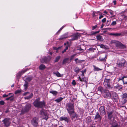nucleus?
<instances>
[{
  "label": "nucleus",
  "mask_w": 127,
  "mask_h": 127,
  "mask_svg": "<svg viewBox=\"0 0 127 127\" xmlns=\"http://www.w3.org/2000/svg\"><path fill=\"white\" fill-rule=\"evenodd\" d=\"M34 105L35 107L42 108L45 106V103L44 101H40L39 98H37L33 102Z\"/></svg>",
  "instance_id": "1"
},
{
  "label": "nucleus",
  "mask_w": 127,
  "mask_h": 127,
  "mask_svg": "<svg viewBox=\"0 0 127 127\" xmlns=\"http://www.w3.org/2000/svg\"><path fill=\"white\" fill-rule=\"evenodd\" d=\"M111 80L110 79L105 78V79L103 84L107 89H110L111 88Z\"/></svg>",
  "instance_id": "2"
},
{
  "label": "nucleus",
  "mask_w": 127,
  "mask_h": 127,
  "mask_svg": "<svg viewBox=\"0 0 127 127\" xmlns=\"http://www.w3.org/2000/svg\"><path fill=\"white\" fill-rule=\"evenodd\" d=\"M11 119L8 118H5L2 121L4 126L6 127H8L10 126L11 123Z\"/></svg>",
  "instance_id": "3"
},
{
  "label": "nucleus",
  "mask_w": 127,
  "mask_h": 127,
  "mask_svg": "<svg viewBox=\"0 0 127 127\" xmlns=\"http://www.w3.org/2000/svg\"><path fill=\"white\" fill-rule=\"evenodd\" d=\"M126 62V61L125 59H122L117 62L118 66L120 67H124Z\"/></svg>",
  "instance_id": "4"
},
{
  "label": "nucleus",
  "mask_w": 127,
  "mask_h": 127,
  "mask_svg": "<svg viewBox=\"0 0 127 127\" xmlns=\"http://www.w3.org/2000/svg\"><path fill=\"white\" fill-rule=\"evenodd\" d=\"M102 94L103 96L105 98H110L111 97V94L108 90H105L104 92Z\"/></svg>",
  "instance_id": "5"
},
{
  "label": "nucleus",
  "mask_w": 127,
  "mask_h": 127,
  "mask_svg": "<svg viewBox=\"0 0 127 127\" xmlns=\"http://www.w3.org/2000/svg\"><path fill=\"white\" fill-rule=\"evenodd\" d=\"M113 42L115 43L116 46L119 48H124L125 46L122 43L119 41H114Z\"/></svg>",
  "instance_id": "6"
},
{
  "label": "nucleus",
  "mask_w": 127,
  "mask_h": 127,
  "mask_svg": "<svg viewBox=\"0 0 127 127\" xmlns=\"http://www.w3.org/2000/svg\"><path fill=\"white\" fill-rule=\"evenodd\" d=\"M38 119L37 118L35 117L33 118L32 121V125L35 127H37L38 125L37 121Z\"/></svg>",
  "instance_id": "7"
},
{
  "label": "nucleus",
  "mask_w": 127,
  "mask_h": 127,
  "mask_svg": "<svg viewBox=\"0 0 127 127\" xmlns=\"http://www.w3.org/2000/svg\"><path fill=\"white\" fill-rule=\"evenodd\" d=\"M66 108L68 112L70 115L71 114V104L68 103L66 105Z\"/></svg>",
  "instance_id": "8"
},
{
  "label": "nucleus",
  "mask_w": 127,
  "mask_h": 127,
  "mask_svg": "<svg viewBox=\"0 0 127 127\" xmlns=\"http://www.w3.org/2000/svg\"><path fill=\"white\" fill-rule=\"evenodd\" d=\"M84 74V73H82L81 75L82 77L81 78L80 76H79V78L80 80V81L86 82L87 79V78L85 77Z\"/></svg>",
  "instance_id": "9"
},
{
  "label": "nucleus",
  "mask_w": 127,
  "mask_h": 127,
  "mask_svg": "<svg viewBox=\"0 0 127 127\" xmlns=\"http://www.w3.org/2000/svg\"><path fill=\"white\" fill-rule=\"evenodd\" d=\"M31 107V104L30 103H28L24 108L23 110L26 112L29 111Z\"/></svg>",
  "instance_id": "10"
},
{
  "label": "nucleus",
  "mask_w": 127,
  "mask_h": 127,
  "mask_svg": "<svg viewBox=\"0 0 127 127\" xmlns=\"http://www.w3.org/2000/svg\"><path fill=\"white\" fill-rule=\"evenodd\" d=\"M112 97L115 101H116L118 100L119 99L118 95L115 92H112Z\"/></svg>",
  "instance_id": "11"
},
{
  "label": "nucleus",
  "mask_w": 127,
  "mask_h": 127,
  "mask_svg": "<svg viewBox=\"0 0 127 127\" xmlns=\"http://www.w3.org/2000/svg\"><path fill=\"white\" fill-rule=\"evenodd\" d=\"M100 113L101 115H104L105 114V111L104 106H101L99 108Z\"/></svg>",
  "instance_id": "12"
},
{
  "label": "nucleus",
  "mask_w": 127,
  "mask_h": 127,
  "mask_svg": "<svg viewBox=\"0 0 127 127\" xmlns=\"http://www.w3.org/2000/svg\"><path fill=\"white\" fill-rule=\"evenodd\" d=\"M72 117L73 118H72V120H75L77 118V115L73 111L72 108Z\"/></svg>",
  "instance_id": "13"
},
{
  "label": "nucleus",
  "mask_w": 127,
  "mask_h": 127,
  "mask_svg": "<svg viewBox=\"0 0 127 127\" xmlns=\"http://www.w3.org/2000/svg\"><path fill=\"white\" fill-rule=\"evenodd\" d=\"M114 112L113 111H112L108 112V119L110 120L113 117L112 114Z\"/></svg>",
  "instance_id": "14"
},
{
  "label": "nucleus",
  "mask_w": 127,
  "mask_h": 127,
  "mask_svg": "<svg viewBox=\"0 0 127 127\" xmlns=\"http://www.w3.org/2000/svg\"><path fill=\"white\" fill-rule=\"evenodd\" d=\"M78 37L79 36L77 34H73L72 36V40H74L77 39L78 38Z\"/></svg>",
  "instance_id": "15"
},
{
  "label": "nucleus",
  "mask_w": 127,
  "mask_h": 127,
  "mask_svg": "<svg viewBox=\"0 0 127 127\" xmlns=\"http://www.w3.org/2000/svg\"><path fill=\"white\" fill-rule=\"evenodd\" d=\"M68 37V35L66 34H64L62 35L59 39V40L64 39Z\"/></svg>",
  "instance_id": "16"
},
{
  "label": "nucleus",
  "mask_w": 127,
  "mask_h": 127,
  "mask_svg": "<svg viewBox=\"0 0 127 127\" xmlns=\"http://www.w3.org/2000/svg\"><path fill=\"white\" fill-rule=\"evenodd\" d=\"M99 46L101 48L104 49H109L108 47L105 45L103 44H101L99 45Z\"/></svg>",
  "instance_id": "17"
},
{
  "label": "nucleus",
  "mask_w": 127,
  "mask_h": 127,
  "mask_svg": "<svg viewBox=\"0 0 127 127\" xmlns=\"http://www.w3.org/2000/svg\"><path fill=\"white\" fill-rule=\"evenodd\" d=\"M125 78H126V77L123 76L121 78H119V80H122L124 84H127V81H124V79ZM126 80H127V78H126Z\"/></svg>",
  "instance_id": "18"
},
{
  "label": "nucleus",
  "mask_w": 127,
  "mask_h": 127,
  "mask_svg": "<svg viewBox=\"0 0 127 127\" xmlns=\"http://www.w3.org/2000/svg\"><path fill=\"white\" fill-rule=\"evenodd\" d=\"M54 73L58 77H62L63 76V74H61L58 71L55 73L54 72Z\"/></svg>",
  "instance_id": "19"
},
{
  "label": "nucleus",
  "mask_w": 127,
  "mask_h": 127,
  "mask_svg": "<svg viewBox=\"0 0 127 127\" xmlns=\"http://www.w3.org/2000/svg\"><path fill=\"white\" fill-rule=\"evenodd\" d=\"M107 55H106L105 57L104 58L100 57L99 58V60L101 61H106L107 58Z\"/></svg>",
  "instance_id": "20"
},
{
  "label": "nucleus",
  "mask_w": 127,
  "mask_h": 127,
  "mask_svg": "<svg viewBox=\"0 0 127 127\" xmlns=\"http://www.w3.org/2000/svg\"><path fill=\"white\" fill-rule=\"evenodd\" d=\"M60 121H62L64 120L65 121H68V119L66 117H61L60 118Z\"/></svg>",
  "instance_id": "21"
},
{
  "label": "nucleus",
  "mask_w": 127,
  "mask_h": 127,
  "mask_svg": "<svg viewBox=\"0 0 127 127\" xmlns=\"http://www.w3.org/2000/svg\"><path fill=\"white\" fill-rule=\"evenodd\" d=\"M33 77L32 76H30L26 78V81L30 82L32 79Z\"/></svg>",
  "instance_id": "22"
},
{
  "label": "nucleus",
  "mask_w": 127,
  "mask_h": 127,
  "mask_svg": "<svg viewBox=\"0 0 127 127\" xmlns=\"http://www.w3.org/2000/svg\"><path fill=\"white\" fill-rule=\"evenodd\" d=\"M105 89H103L102 87H99L98 88V90L102 93L104 91Z\"/></svg>",
  "instance_id": "23"
},
{
  "label": "nucleus",
  "mask_w": 127,
  "mask_h": 127,
  "mask_svg": "<svg viewBox=\"0 0 127 127\" xmlns=\"http://www.w3.org/2000/svg\"><path fill=\"white\" fill-rule=\"evenodd\" d=\"M96 38L98 40L100 41H102L103 40L102 37L100 35H98L97 36Z\"/></svg>",
  "instance_id": "24"
},
{
  "label": "nucleus",
  "mask_w": 127,
  "mask_h": 127,
  "mask_svg": "<svg viewBox=\"0 0 127 127\" xmlns=\"http://www.w3.org/2000/svg\"><path fill=\"white\" fill-rule=\"evenodd\" d=\"M45 59H46V58H44L40 60V62L41 63H43L47 62V60H45Z\"/></svg>",
  "instance_id": "25"
},
{
  "label": "nucleus",
  "mask_w": 127,
  "mask_h": 127,
  "mask_svg": "<svg viewBox=\"0 0 127 127\" xmlns=\"http://www.w3.org/2000/svg\"><path fill=\"white\" fill-rule=\"evenodd\" d=\"M46 67L43 64H41L39 66V69L41 70H43L45 69Z\"/></svg>",
  "instance_id": "26"
},
{
  "label": "nucleus",
  "mask_w": 127,
  "mask_h": 127,
  "mask_svg": "<svg viewBox=\"0 0 127 127\" xmlns=\"http://www.w3.org/2000/svg\"><path fill=\"white\" fill-rule=\"evenodd\" d=\"M28 83L26 81H25V84L24 85V87L25 89L26 90L28 88Z\"/></svg>",
  "instance_id": "27"
},
{
  "label": "nucleus",
  "mask_w": 127,
  "mask_h": 127,
  "mask_svg": "<svg viewBox=\"0 0 127 127\" xmlns=\"http://www.w3.org/2000/svg\"><path fill=\"white\" fill-rule=\"evenodd\" d=\"M50 93L55 95H56L58 93V92H57L54 91H50Z\"/></svg>",
  "instance_id": "28"
},
{
  "label": "nucleus",
  "mask_w": 127,
  "mask_h": 127,
  "mask_svg": "<svg viewBox=\"0 0 127 127\" xmlns=\"http://www.w3.org/2000/svg\"><path fill=\"white\" fill-rule=\"evenodd\" d=\"M63 99V98L62 97H60V98L57 99L55 100V101H56L57 103H59Z\"/></svg>",
  "instance_id": "29"
},
{
  "label": "nucleus",
  "mask_w": 127,
  "mask_h": 127,
  "mask_svg": "<svg viewBox=\"0 0 127 127\" xmlns=\"http://www.w3.org/2000/svg\"><path fill=\"white\" fill-rule=\"evenodd\" d=\"M33 96V94L32 93L30 95L28 96L25 97L24 98L26 99H28L31 98Z\"/></svg>",
  "instance_id": "30"
},
{
  "label": "nucleus",
  "mask_w": 127,
  "mask_h": 127,
  "mask_svg": "<svg viewBox=\"0 0 127 127\" xmlns=\"http://www.w3.org/2000/svg\"><path fill=\"white\" fill-rule=\"evenodd\" d=\"M75 61L76 63H82V62L84 61V60H79L78 59H75Z\"/></svg>",
  "instance_id": "31"
},
{
  "label": "nucleus",
  "mask_w": 127,
  "mask_h": 127,
  "mask_svg": "<svg viewBox=\"0 0 127 127\" xmlns=\"http://www.w3.org/2000/svg\"><path fill=\"white\" fill-rule=\"evenodd\" d=\"M93 66L94 68V70L95 71H99L102 70V69H100L98 67H96L95 65H93Z\"/></svg>",
  "instance_id": "32"
},
{
  "label": "nucleus",
  "mask_w": 127,
  "mask_h": 127,
  "mask_svg": "<svg viewBox=\"0 0 127 127\" xmlns=\"http://www.w3.org/2000/svg\"><path fill=\"white\" fill-rule=\"evenodd\" d=\"M22 74V73L20 72L17 73L16 75V77L17 78V79H18L19 78L21 77V76Z\"/></svg>",
  "instance_id": "33"
},
{
  "label": "nucleus",
  "mask_w": 127,
  "mask_h": 127,
  "mask_svg": "<svg viewBox=\"0 0 127 127\" xmlns=\"http://www.w3.org/2000/svg\"><path fill=\"white\" fill-rule=\"evenodd\" d=\"M109 34L110 35L118 36L120 35L121 34L118 33H110Z\"/></svg>",
  "instance_id": "34"
},
{
  "label": "nucleus",
  "mask_w": 127,
  "mask_h": 127,
  "mask_svg": "<svg viewBox=\"0 0 127 127\" xmlns=\"http://www.w3.org/2000/svg\"><path fill=\"white\" fill-rule=\"evenodd\" d=\"M122 102L123 103H126L127 101V99L122 97Z\"/></svg>",
  "instance_id": "35"
},
{
  "label": "nucleus",
  "mask_w": 127,
  "mask_h": 127,
  "mask_svg": "<svg viewBox=\"0 0 127 127\" xmlns=\"http://www.w3.org/2000/svg\"><path fill=\"white\" fill-rule=\"evenodd\" d=\"M91 118L90 117H88L86 119V122L88 123L91 122Z\"/></svg>",
  "instance_id": "36"
},
{
  "label": "nucleus",
  "mask_w": 127,
  "mask_h": 127,
  "mask_svg": "<svg viewBox=\"0 0 127 127\" xmlns=\"http://www.w3.org/2000/svg\"><path fill=\"white\" fill-rule=\"evenodd\" d=\"M60 58V56H57L56 59H55V62H57L59 60Z\"/></svg>",
  "instance_id": "37"
},
{
  "label": "nucleus",
  "mask_w": 127,
  "mask_h": 127,
  "mask_svg": "<svg viewBox=\"0 0 127 127\" xmlns=\"http://www.w3.org/2000/svg\"><path fill=\"white\" fill-rule=\"evenodd\" d=\"M122 97L127 99V94L125 93L123 94Z\"/></svg>",
  "instance_id": "38"
},
{
  "label": "nucleus",
  "mask_w": 127,
  "mask_h": 127,
  "mask_svg": "<svg viewBox=\"0 0 127 127\" xmlns=\"http://www.w3.org/2000/svg\"><path fill=\"white\" fill-rule=\"evenodd\" d=\"M100 116L99 114L98 113L96 115H95V118H94L95 119H96L98 118H99L100 117Z\"/></svg>",
  "instance_id": "39"
},
{
  "label": "nucleus",
  "mask_w": 127,
  "mask_h": 127,
  "mask_svg": "<svg viewBox=\"0 0 127 127\" xmlns=\"http://www.w3.org/2000/svg\"><path fill=\"white\" fill-rule=\"evenodd\" d=\"M21 91L22 90L21 89L17 90L15 91V94L19 93L21 92Z\"/></svg>",
  "instance_id": "40"
},
{
  "label": "nucleus",
  "mask_w": 127,
  "mask_h": 127,
  "mask_svg": "<svg viewBox=\"0 0 127 127\" xmlns=\"http://www.w3.org/2000/svg\"><path fill=\"white\" fill-rule=\"evenodd\" d=\"M74 70L76 73H78L80 69L79 68L76 67L75 68Z\"/></svg>",
  "instance_id": "41"
},
{
  "label": "nucleus",
  "mask_w": 127,
  "mask_h": 127,
  "mask_svg": "<svg viewBox=\"0 0 127 127\" xmlns=\"http://www.w3.org/2000/svg\"><path fill=\"white\" fill-rule=\"evenodd\" d=\"M44 115L45 116V117L44 118V119L47 120L48 118V116L46 113L44 114Z\"/></svg>",
  "instance_id": "42"
},
{
  "label": "nucleus",
  "mask_w": 127,
  "mask_h": 127,
  "mask_svg": "<svg viewBox=\"0 0 127 127\" xmlns=\"http://www.w3.org/2000/svg\"><path fill=\"white\" fill-rule=\"evenodd\" d=\"M97 13L95 12H93V13H92L93 16V17H94L95 16H97V15H96Z\"/></svg>",
  "instance_id": "43"
},
{
  "label": "nucleus",
  "mask_w": 127,
  "mask_h": 127,
  "mask_svg": "<svg viewBox=\"0 0 127 127\" xmlns=\"http://www.w3.org/2000/svg\"><path fill=\"white\" fill-rule=\"evenodd\" d=\"M116 87L119 89H121L122 88V86L121 85H118Z\"/></svg>",
  "instance_id": "44"
},
{
  "label": "nucleus",
  "mask_w": 127,
  "mask_h": 127,
  "mask_svg": "<svg viewBox=\"0 0 127 127\" xmlns=\"http://www.w3.org/2000/svg\"><path fill=\"white\" fill-rule=\"evenodd\" d=\"M97 12L99 13V15H100V16L99 17V19H100L101 18H102L103 17V16L101 15V13L100 12L98 11Z\"/></svg>",
  "instance_id": "45"
},
{
  "label": "nucleus",
  "mask_w": 127,
  "mask_h": 127,
  "mask_svg": "<svg viewBox=\"0 0 127 127\" xmlns=\"http://www.w3.org/2000/svg\"><path fill=\"white\" fill-rule=\"evenodd\" d=\"M68 60V58H66L64 59L63 61V64H64L66 62H67Z\"/></svg>",
  "instance_id": "46"
},
{
  "label": "nucleus",
  "mask_w": 127,
  "mask_h": 127,
  "mask_svg": "<svg viewBox=\"0 0 127 127\" xmlns=\"http://www.w3.org/2000/svg\"><path fill=\"white\" fill-rule=\"evenodd\" d=\"M97 25H95V26H92V30H94L95 28H97Z\"/></svg>",
  "instance_id": "47"
},
{
  "label": "nucleus",
  "mask_w": 127,
  "mask_h": 127,
  "mask_svg": "<svg viewBox=\"0 0 127 127\" xmlns=\"http://www.w3.org/2000/svg\"><path fill=\"white\" fill-rule=\"evenodd\" d=\"M72 84H73L74 85H75L76 84V83L75 80H73L72 82Z\"/></svg>",
  "instance_id": "48"
},
{
  "label": "nucleus",
  "mask_w": 127,
  "mask_h": 127,
  "mask_svg": "<svg viewBox=\"0 0 127 127\" xmlns=\"http://www.w3.org/2000/svg\"><path fill=\"white\" fill-rule=\"evenodd\" d=\"M77 49L78 50H79L80 51H82L83 50L81 49V47L79 46L77 48Z\"/></svg>",
  "instance_id": "49"
},
{
  "label": "nucleus",
  "mask_w": 127,
  "mask_h": 127,
  "mask_svg": "<svg viewBox=\"0 0 127 127\" xmlns=\"http://www.w3.org/2000/svg\"><path fill=\"white\" fill-rule=\"evenodd\" d=\"M4 104V102L3 101L1 100L0 101V104L1 105H3Z\"/></svg>",
  "instance_id": "50"
},
{
  "label": "nucleus",
  "mask_w": 127,
  "mask_h": 127,
  "mask_svg": "<svg viewBox=\"0 0 127 127\" xmlns=\"http://www.w3.org/2000/svg\"><path fill=\"white\" fill-rule=\"evenodd\" d=\"M106 21V18H104L101 21V22H102L103 23H105Z\"/></svg>",
  "instance_id": "51"
},
{
  "label": "nucleus",
  "mask_w": 127,
  "mask_h": 127,
  "mask_svg": "<svg viewBox=\"0 0 127 127\" xmlns=\"http://www.w3.org/2000/svg\"><path fill=\"white\" fill-rule=\"evenodd\" d=\"M118 125L117 124H115L114 125H112L111 127H118Z\"/></svg>",
  "instance_id": "52"
},
{
  "label": "nucleus",
  "mask_w": 127,
  "mask_h": 127,
  "mask_svg": "<svg viewBox=\"0 0 127 127\" xmlns=\"http://www.w3.org/2000/svg\"><path fill=\"white\" fill-rule=\"evenodd\" d=\"M116 22L115 21H113L112 22V23L111 25H116Z\"/></svg>",
  "instance_id": "53"
},
{
  "label": "nucleus",
  "mask_w": 127,
  "mask_h": 127,
  "mask_svg": "<svg viewBox=\"0 0 127 127\" xmlns=\"http://www.w3.org/2000/svg\"><path fill=\"white\" fill-rule=\"evenodd\" d=\"M86 69H84V70L81 71V72L82 73H85L86 72Z\"/></svg>",
  "instance_id": "54"
},
{
  "label": "nucleus",
  "mask_w": 127,
  "mask_h": 127,
  "mask_svg": "<svg viewBox=\"0 0 127 127\" xmlns=\"http://www.w3.org/2000/svg\"><path fill=\"white\" fill-rule=\"evenodd\" d=\"M65 26H63V27H62L59 30V31H58V32H59L60 31H61L62 29H63L65 27Z\"/></svg>",
  "instance_id": "55"
},
{
  "label": "nucleus",
  "mask_w": 127,
  "mask_h": 127,
  "mask_svg": "<svg viewBox=\"0 0 127 127\" xmlns=\"http://www.w3.org/2000/svg\"><path fill=\"white\" fill-rule=\"evenodd\" d=\"M109 12L111 14V15L113 14V12L112 11L110 10H109Z\"/></svg>",
  "instance_id": "56"
},
{
  "label": "nucleus",
  "mask_w": 127,
  "mask_h": 127,
  "mask_svg": "<svg viewBox=\"0 0 127 127\" xmlns=\"http://www.w3.org/2000/svg\"><path fill=\"white\" fill-rule=\"evenodd\" d=\"M29 93V92H27L25 93L24 94H23V96H26L27 95V94H28Z\"/></svg>",
  "instance_id": "57"
},
{
  "label": "nucleus",
  "mask_w": 127,
  "mask_h": 127,
  "mask_svg": "<svg viewBox=\"0 0 127 127\" xmlns=\"http://www.w3.org/2000/svg\"><path fill=\"white\" fill-rule=\"evenodd\" d=\"M12 96H11L7 98H6V100H9L12 97Z\"/></svg>",
  "instance_id": "58"
},
{
  "label": "nucleus",
  "mask_w": 127,
  "mask_h": 127,
  "mask_svg": "<svg viewBox=\"0 0 127 127\" xmlns=\"http://www.w3.org/2000/svg\"><path fill=\"white\" fill-rule=\"evenodd\" d=\"M8 96V95H7L5 94L3 95V96L4 97H7Z\"/></svg>",
  "instance_id": "59"
},
{
  "label": "nucleus",
  "mask_w": 127,
  "mask_h": 127,
  "mask_svg": "<svg viewBox=\"0 0 127 127\" xmlns=\"http://www.w3.org/2000/svg\"><path fill=\"white\" fill-rule=\"evenodd\" d=\"M26 71V70H22L21 72H20L22 74H23Z\"/></svg>",
  "instance_id": "60"
},
{
  "label": "nucleus",
  "mask_w": 127,
  "mask_h": 127,
  "mask_svg": "<svg viewBox=\"0 0 127 127\" xmlns=\"http://www.w3.org/2000/svg\"><path fill=\"white\" fill-rule=\"evenodd\" d=\"M54 49L58 50V48L56 47H54L53 48Z\"/></svg>",
  "instance_id": "61"
},
{
  "label": "nucleus",
  "mask_w": 127,
  "mask_h": 127,
  "mask_svg": "<svg viewBox=\"0 0 127 127\" xmlns=\"http://www.w3.org/2000/svg\"><path fill=\"white\" fill-rule=\"evenodd\" d=\"M99 32V31L95 32L93 34H95L96 33H98Z\"/></svg>",
  "instance_id": "62"
},
{
  "label": "nucleus",
  "mask_w": 127,
  "mask_h": 127,
  "mask_svg": "<svg viewBox=\"0 0 127 127\" xmlns=\"http://www.w3.org/2000/svg\"><path fill=\"white\" fill-rule=\"evenodd\" d=\"M66 51V50H65L64 49L63 51H62V54L64 53V52H65Z\"/></svg>",
  "instance_id": "63"
},
{
  "label": "nucleus",
  "mask_w": 127,
  "mask_h": 127,
  "mask_svg": "<svg viewBox=\"0 0 127 127\" xmlns=\"http://www.w3.org/2000/svg\"><path fill=\"white\" fill-rule=\"evenodd\" d=\"M116 0H114V1H113V2L114 3V5H115L116 4Z\"/></svg>",
  "instance_id": "64"
}]
</instances>
